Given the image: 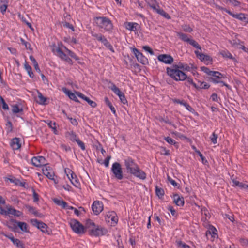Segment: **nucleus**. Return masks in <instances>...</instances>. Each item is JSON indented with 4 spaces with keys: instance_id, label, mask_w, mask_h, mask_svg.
Here are the masks:
<instances>
[{
    "instance_id": "a19ab883",
    "label": "nucleus",
    "mask_w": 248,
    "mask_h": 248,
    "mask_svg": "<svg viewBox=\"0 0 248 248\" xmlns=\"http://www.w3.org/2000/svg\"><path fill=\"white\" fill-rule=\"evenodd\" d=\"M25 207L31 213L33 214L36 216L38 215V212L36 210L35 208H34V207L31 206L29 205H25Z\"/></svg>"
},
{
    "instance_id": "c85d7f7f",
    "label": "nucleus",
    "mask_w": 248,
    "mask_h": 248,
    "mask_svg": "<svg viewBox=\"0 0 248 248\" xmlns=\"http://www.w3.org/2000/svg\"><path fill=\"white\" fill-rule=\"evenodd\" d=\"M65 135L66 137L73 142H76L79 139L77 135L73 131L66 132Z\"/></svg>"
},
{
    "instance_id": "6e6552de",
    "label": "nucleus",
    "mask_w": 248,
    "mask_h": 248,
    "mask_svg": "<svg viewBox=\"0 0 248 248\" xmlns=\"http://www.w3.org/2000/svg\"><path fill=\"white\" fill-rule=\"evenodd\" d=\"M108 87L115 94L119 96L121 102L123 104H126L127 103V101L124 93H122L113 83L110 82Z\"/></svg>"
},
{
    "instance_id": "49530a36",
    "label": "nucleus",
    "mask_w": 248,
    "mask_h": 248,
    "mask_svg": "<svg viewBox=\"0 0 248 248\" xmlns=\"http://www.w3.org/2000/svg\"><path fill=\"white\" fill-rule=\"evenodd\" d=\"M6 130L8 133L11 132L13 130L12 124L9 121H8L6 124Z\"/></svg>"
},
{
    "instance_id": "9d476101",
    "label": "nucleus",
    "mask_w": 248,
    "mask_h": 248,
    "mask_svg": "<svg viewBox=\"0 0 248 248\" xmlns=\"http://www.w3.org/2000/svg\"><path fill=\"white\" fill-rule=\"evenodd\" d=\"M65 172L71 184L75 187H79L80 186V183L77 177V176L74 173V172L69 169H65Z\"/></svg>"
},
{
    "instance_id": "4c0bfd02",
    "label": "nucleus",
    "mask_w": 248,
    "mask_h": 248,
    "mask_svg": "<svg viewBox=\"0 0 248 248\" xmlns=\"http://www.w3.org/2000/svg\"><path fill=\"white\" fill-rule=\"evenodd\" d=\"M30 59L31 61V62H32V63L33 64V66L34 67V68L36 70V71L38 73H40L41 72V70H40V68L39 67L38 63H37V61H36V60L35 59V58L32 56H30Z\"/></svg>"
},
{
    "instance_id": "e433bc0d",
    "label": "nucleus",
    "mask_w": 248,
    "mask_h": 248,
    "mask_svg": "<svg viewBox=\"0 0 248 248\" xmlns=\"http://www.w3.org/2000/svg\"><path fill=\"white\" fill-rule=\"evenodd\" d=\"M24 68L27 72L30 77L31 78H33L34 74L32 71L31 67L26 62H25L24 64Z\"/></svg>"
},
{
    "instance_id": "7ed1b4c3",
    "label": "nucleus",
    "mask_w": 248,
    "mask_h": 248,
    "mask_svg": "<svg viewBox=\"0 0 248 248\" xmlns=\"http://www.w3.org/2000/svg\"><path fill=\"white\" fill-rule=\"evenodd\" d=\"M69 224L73 231L78 234H83L85 233V227L76 219H71Z\"/></svg>"
},
{
    "instance_id": "7c9ffc66",
    "label": "nucleus",
    "mask_w": 248,
    "mask_h": 248,
    "mask_svg": "<svg viewBox=\"0 0 248 248\" xmlns=\"http://www.w3.org/2000/svg\"><path fill=\"white\" fill-rule=\"evenodd\" d=\"M8 4L7 0H0V12L3 14L6 12Z\"/></svg>"
},
{
    "instance_id": "bf43d9fd",
    "label": "nucleus",
    "mask_w": 248,
    "mask_h": 248,
    "mask_svg": "<svg viewBox=\"0 0 248 248\" xmlns=\"http://www.w3.org/2000/svg\"><path fill=\"white\" fill-rule=\"evenodd\" d=\"M148 5L155 12L157 11L158 8H159V6L158 4H156V5L154 3L150 4L149 3H148Z\"/></svg>"
},
{
    "instance_id": "a211bd4d",
    "label": "nucleus",
    "mask_w": 248,
    "mask_h": 248,
    "mask_svg": "<svg viewBox=\"0 0 248 248\" xmlns=\"http://www.w3.org/2000/svg\"><path fill=\"white\" fill-rule=\"evenodd\" d=\"M135 177L138 178L141 180H145L146 178V174L142 170H141L139 166H138L131 174Z\"/></svg>"
},
{
    "instance_id": "774afa93",
    "label": "nucleus",
    "mask_w": 248,
    "mask_h": 248,
    "mask_svg": "<svg viewBox=\"0 0 248 248\" xmlns=\"http://www.w3.org/2000/svg\"><path fill=\"white\" fill-rule=\"evenodd\" d=\"M63 26L64 27H65L67 28H69V29H71L73 31H74V27L73 26V25L71 24H70L69 23H68V22H65L64 24H63Z\"/></svg>"
},
{
    "instance_id": "8fccbe9b",
    "label": "nucleus",
    "mask_w": 248,
    "mask_h": 248,
    "mask_svg": "<svg viewBox=\"0 0 248 248\" xmlns=\"http://www.w3.org/2000/svg\"><path fill=\"white\" fill-rule=\"evenodd\" d=\"M164 139L170 144L175 145L176 143V141L173 139L169 137H164Z\"/></svg>"
},
{
    "instance_id": "c9c22d12",
    "label": "nucleus",
    "mask_w": 248,
    "mask_h": 248,
    "mask_svg": "<svg viewBox=\"0 0 248 248\" xmlns=\"http://www.w3.org/2000/svg\"><path fill=\"white\" fill-rule=\"evenodd\" d=\"M12 242L18 248H24L23 243L18 239L12 238Z\"/></svg>"
},
{
    "instance_id": "2f4dec72",
    "label": "nucleus",
    "mask_w": 248,
    "mask_h": 248,
    "mask_svg": "<svg viewBox=\"0 0 248 248\" xmlns=\"http://www.w3.org/2000/svg\"><path fill=\"white\" fill-rule=\"evenodd\" d=\"M17 227L24 232H29V230L28 228V225L26 223L24 222L17 221Z\"/></svg>"
},
{
    "instance_id": "69168bd1",
    "label": "nucleus",
    "mask_w": 248,
    "mask_h": 248,
    "mask_svg": "<svg viewBox=\"0 0 248 248\" xmlns=\"http://www.w3.org/2000/svg\"><path fill=\"white\" fill-rule=\"evenodd\" d=\"M68 119L70 120L71 123L75 126H77L78 124V122L77 120L75 118H72L71 117H68Z\"/></svg>"
},
{
    "instance_id": "6ab92c4d",
    "label": "nucleus",
    "mask_w": 248,
    "mask_h": 248,
    "mask_svg": "<svg viewBox=\"0 0 248 248\" xmlns=\"http://www.w3.org/2000/svg\"><path fill=\"white\" fill-rule=\"evenodd\" d=\"M42 170L43 174L48 179H53V176H54V172L50 167L46 165L43 167Z\"/></svg>"
},
{
    "instance_id": "5fc2aeb1",
    "label": "nucleus",
    "mask_w": 248,
    "mask_h": 248,
    "mask_svg": "<svg viewBox=\"0 0 248 248\" xmlns=\"http://www.w3.org/2000/svg\"><path fill=\"white\" fill-rule=\"evenodd\" d=\"M228 2L231 3L234 7H238L241 4L240 2L238 1L237 0H229Z\"/></svg>"
},
{
    "instance_id": "c03bdc74",
    "label": "nucleus",
    "mask_w": 248,
    "mask_h": 248,
    "mask_svg": "<svg viewBox=\"0 0 248 248\" xmlns=\"http://www.w3.org/2000/svg\"><path fill=\"white\" fill-rule=\"evenodd\" d=\"M220 54L223 57H226L231 59H233L232 55L227 50H223L220 52Z\"/></svg>"
},
{
    "instance_id": "f03ea898",
    "label": "nucleus",
    "mask_w": 248,
    "mask_h": 248,
    "mask_svg": "<svg viewBox=\"0 0 248 248\" xmlns=\"http://www.w3.org/2000/svg\"><path fill=\"white\" fill-rule=\"evenodd\" d=\"M166 72L169 77L176 81H184L187 78V75L184 71L171 66L166 68Z\"/></svg>"
},
{
    "instance_id": "b1692460",
    "label": "nucleus",
    "mask_w": 248,
    "mask_h": 248,
    "mask_svg": "<svg viewBox=\"0 0 248 248\" xmlns=\"http://www.w3.org/2000/svg\"><path fill=\"white\" fill-rule=\"evenodd\" d=\"M173 102L174 103L179 104L181 105L184 106L187 110L192 113H193L194 112V109L188 104H187L186 102H185L183 100H180L179 99H174Z\"/></svg>"
},
{
    "instance_id": "603ef678",
    "label": "nucleus",
    "mask_w": 248,
    "mask_h": 248,
    "mask_svg": "<svg viewBox=\"0 0 248 248\" xmlns=\"http://www.w3.org/2000/svg\"><path fill=\"white\" fill-rule=\"evenodd\" d=\"M183 30L185 32H191L193 31L192 29L187 25H184L182 26Z\"/></svg>"
},
{
    "instance_id": "cd10ccee",
    "label": "nucleus",
    "mask_w": 248,
    "mask_h": 248,
    "mask_svg": "<svg viewBox=\"0 0 248 248\" xmlns=\"http://www.w3.org/2000/svg\"><path fill=\"white\" fill-rule=\"evenodd\" d=\"M62 91L63 92L68 96V97L72 100L75 101L76 102H78L79 101L77 97V95L76 93H72L70 91L68 90L66 88H63Z\"/></svg>"
},
{
    "instance_id": "a18cd8bd",
    "label": "nucleus",
    "mask_w": 248,
    "mask_h": 248,
    "mask_svg": "<svg viewBox=\"0 0 248 248\" xmlns=\"http://www.w3.org/2000/svg\"><path fill=\"white\" fill-rule=\"evenodd\" d=\"M218 138V135L216 134L215 132H213L212 134L210 137V139L211 142L215 144L217 143V139Z\"/></svg>"
},
{
    "instance_id": "20e7f679",
    "label": "nucleus",
    "mask_w": 248,
    "mask_h": 248,
    "mask_svg": "<svg viewBox=\"0 0 248 248\" xmlns=\"http://www.w3.org/2000/svg\"><path fill=\"white\" fill-rule=\"evenodd\" d=\"M92 36L97 41L101 42L103 45L111 52H114V50L112 46L108 41L106 38L101 33H97L95 32H91Z\"/></svg>"
},
{
    "instance_id": "dca6fc26",
    "label": "nucleus",
    "mask_w": 248,
    "mask_h": 248,
    "mask_svg": "<svg viewBox=\"0 0 248 248\" xmlns=\"http://www.w3.org/2000/svg\"><path fill=\"white\" fill-rule=\"evenodd\" d=\"M92 208L95 215L99 214L103 209V204L101 202L94 201L92 205Z\"/></svg>"
},
{
    "instance_id": "473e14b6",
    "label": "nucleus",
    "mask_w": 248,
    "mask_h": 248,
    "mask_svg": "<svg viewBox=\"0 0 248 248\" xmlns=\"http://www.w3.org/2000/svg\"><path fill=\"white\" fill-rule=\"evenodd\" d=\"M53 201L56 205L61 206L63 209L66 208L67 207V203L62 200L54 198L53 199Z\"/></svg>"
},
{
    "instance_id": "1a4fd4ad",
    "label": "nucleus",
    "mask_w": 248,
    "mask_h": 248,
    "mask_svg": "<svg viewBox=\"0 0 248 248\" xmlns=\"http://www.w3.org/2000/svg\"><path fill=\"white\" fill-rule=\"evenodd\" d=\"M108 232L107 229L100 226H94L90 230L92 236H100L104 235Z\"/></svg>"
},
{
    "instance_id": "5701e85b",
    "label": "nucleus",
    "mask_w": 248,
    "mask_h": 248,
    "mask_svg": "<svg viewBox=\"0 0 248 248\" xmlns=\"http://www.w3.org/2000/svg\"><path fill=\"white\" fill-rule=\"evenodd\" d=\"M139 24L135 22H126L124 23L125 28L131 31H136Z\"/></svg>"
},
{
    "instance_id": "37998d69",
    "label": "nucleus",
    "mask_w": 248,
    "mask_h": 248,
    "mask_svg": "<svg viewBox=\"0 0 248 248\" xmlns=\"http://www.w3.org/2000/svg\"><path fill=\"white\" fill-rule=\"evenodd\" d=\"M156 13L167 19L170 18V16L167 13H166L163 9H160V7L156 11Z\"/></svg>"
},
{
    "instance_id": "4d7b16f0",
    "label": "nucleus",
    "mask_w": 248,
    "mask_h": 248,
    "mask_svg": "<svg viewBox=\"0 0 248 248\" xmlns=\"http://www.w3.org/2000/svg\"><path fill=\"white\" fill-rule=\"evenodd\" d=\"M78 145L80 147L82 150L84 151L85 150V146L84 143L81 141L79 139L76 141Z\"/></svg>"
},
{
    "instance_id": "864d4df0",
    "label": "nucleus",
    "mask_w": 248,
    "mask_h": 248,
    "mask_svg": "<svg viewBox=\"0 0 248 248\" xmlns=\"http://www.w3.org/2000/svg\"><path fill=\"white\" fill-rule=\"evenodd\" d=\"M195 152L200 156L201 159L202 160V162L203 164H205L207 162V160L205 159V158L204 157V156L202 155V154L198 150H195Z\"/></svg>"
},
{
    "instance_id": "09e8293b",
    "label": "nucleus",
    "mask_w": 248,
    "mask_h": 248,
    "mask_svg": "<svg viewBox=\"0 0 248 248\" xmlns=\"http://www.w3.org/2000/svg\"><path fill=\"white\" fill-rule=\"evenodd\" d=\"M230 44L233 46H238L242 42L239 39H233L230 41Z\"/></svg>"
},
{
    "instance_id": "f3484780",
    "label": "nucleus",
    "mask_w": 248,
    "mask_h": 248,
    "mask_svg": "<svg viewBox=\"0 0 248 248\" xmlns=\"http://www.w3.org/2000/svg\"><path fill=\"white\" fill-rule=\"evenodd\" d=\"M158 61L167 64H171L173 62V58L170 55L160 54L157 57Z\"/></svg>"
},
{
    "instance_id": "4468645a",
    "label": "nucleus",
    "mask_w": 248,
    "mask_h": 248,
    "mask_svg": "<svg viewBox=\"0 0 248 248\" xmlns=\"http://www.w3.org/2000/svg\"><path fill=\"white\" fill-rule=\"evenodd\" d=\"M105 219L107 221H111L112 225L116 224L118 220L116 213L114 211H110L107 213L105 217Z\"/></svg>"
},
{
    "instance_id": "6e6d98bb",
    "label": "nucleus",
    "mask_w": 248,
    "mask_h": 248,
    "mask_svg": "<svg viewBox=\"0 0 248 248\" xmlns=\"http://www.w3.org/2000/svg\"><path fill=\"white\" fill-rule=\"evenodd\" d=\"M202 71L208 75L209 76H212L213 74V71H211L209 68L206 67H202L201 68Z\"/></svg>"
},
{
    "instance_id": "39448f33",
    "label": "nucleus",
    "mask_w": 248,
    "mask_h": 248,
    "mask_svg": "<svg viewBox=\"0 0 248 248\" xmlns=\"http://www.w3.org/2000/svg\"><path fill=\"white\" fill-rule=\"evenodd\" d=\"M111 171L113 173L114 177L117 180H121L123 179V172L121 165L119 163L115 162L112 165Z\"/></svg>"
},
{
    "instance_id": "e2e57ef3",
    "label": "nucleus",
    "mask_w": 248,
    "mask_h": 248,
    "mask_svg": "<svg viewBox=\"0 0 248 248\" xmlns=\"http://www.w3.org/2000/svg\"><path fill=\"white\" fill-rule=\"evenodd\" d=\"M240 243L243 246H246L248 245V240L245 238H242L240 240Z\"/></svg>"
},
{
    "instance_id": "13d9d810",
    "label": "nucleus",
    "mask_w": 248,
    "mask_h": 248,
    "mask_svg": "<svg viewBox=\"0 0 248 248\" xmlns=\"http://www.w3.org/2000/svg\"><path fill=\"white\" fill-rule=\"evenodd\" d=\"M168 210L171 213V214L174 217H177V213L172 206L168 207Z\"/></svg>"
},
{
    "instance_id": "79ce46f5",
    "label": "nucleus",
    "mask_w": 248,
    "mask_h": 248,
    "mask_svg": "<svg viewBox=\"0 0 248 248\" xmlns=\"http://www.w3.org/2000/svg\"><path fill=\"white\" fill-rule=\"evenodd\" d=\"M155 193L156 195L159 198H162L164 195V191L162 188H159L157 186L155 187Z\"/></svg>"
},
{
    "instance_id": "de8ad7c7",
    "label": "nucleus",
    "mask_w": 248,
    "mask_h": 248,
    "mask_svg": "<svg viewBox=\"0 0 248 248\" xmlns=\"http://www.w3.org/2000/svg\"><path fill=\"white\" fill-rule=\"evenodd\" d=\"M12 111L14 113H17L20 111H22V109L20 108L18 105H15L12 106Z\"/></svg>"
},
{
    "instance_id": "c756f323",
    "label": "nucleus",
    "mask_w": 248,
    "mask_h": 248,
    "mask_svg": "<svg viewBox=\"0 0 248 248\" xmlns=\"http://www.w3.org/2000/svg\"><path fill=\"white\" fill-rule=\"evenodd\" d=\"M37 97L36 99V102L40 105L46 104L47 98L44 97L43 94L38 91H37Z\"/></svg>"
},
{
    "instance_id": "412c9836",
    "label": "nucleus",
    "mask_w": 248,
    "mask_h": 248,
    "mask_svg": "<svg viewBox=\"0 0 248 248\" xmlns=\"http://www.w3.org/2000/svg\"><path fill=\"white\" fill-rule=\"evenodd\" d=\"M6 208L7 209V212H8L7 214L8 216L11 215L18 217L22 215V213L21 212L16 210L11 206H7Z\"/></svg>"
},
{
    "instance_id": "ea45409f",
    "label": "nucleus",
    "mask_w": 248,
    "mask_h": 248,
    "mask_svg": "<svg viewBox=\"0 0 248 248\" xmlns=\"http://www.w3.org/2000/svg\"><path fill=\"white\" fill-rule=\"evenodd\" d=\"M63 48L65 50L66 52L72 58L76 60H79L78 57L76 55V54L73 51L68 49L66 46H63Z\"/></svg>"
},
{
    "instance_id": "f704fd0d",
    "label": "nucleus",
    "mask_w": 248,
    "mask_h": 248,
    "mask_svg": "<svg viewBox=\"0 0 248 248\" xmlns=\"http://www.w3.org/2000/svg\"><path fill=\"white\" fill-rule=\"evenodd\" d=\"M47 124H48V126L52 129L53 133L55 134H58V132L57 130V128H56V124L55 122H52L51 121H48L47 122H46Z\"/></svg>"
},
{
    "instance_id": "9b49d317",
    "label": "nucleus",
    "mask_w": 248,
    "mask_h": 248,
    "mask_svg": "<svg viewBox=\"0 0 248 248\" xmlns=\"http://www.w3.org/2000/svg\"><path fill=\"white\" fill-rule=\"evenodd\" d=\"M53 52L61 60L65 61L70 64H72V60L67 56L60 48L57 47L53 49Z\"/></svg>"
},
{
    "instance_id": "aec40b11",
    "label": "nucleus",
    "mask_w": 248,
    "mask_h": 248,
    "mask_svg": "<svg viewBox=\"0 0 248 248\" xmlns=\"http://www.w3.org/2000/svg\"><path fill=\"white\" fill-rule=\"evenodd\" d=\"M173 202L177 206H183L184 205L185 201L183 196L178 194H174L172 196Z\"/></svg>"
},
{
    "instance_id": "052dcab7",
    "label": "nucleus",
    "mask_w": 248,
    "mask_h": 248,
    "mask_svg": "<svg viewBox=\"0 0 248 248\" xmlns=\"http://www.w3.org/2000/svg\"><path fill=\"white\" fill-rule=\"evenodd\" d=\"M111 158L110 155H108L107 157V158L105 159L104 162V164L106 167H108L109 164V161Z\"/></svg>"
},
{
    "instance_id": "3c124183",
    "label": "nucleus",
    "mask_w": 248,
    "mask_h": 248,
    "mask_svg": "<svg viewBox=\"0 0 248 248\" xmlns=\"http://www.w3.org/2000/svg\"><path fill=\"white\" fill-rule=\"evenodd\" d=\"M211 76L214 77L218 79L221 78L223 77V75L217 71H213Z\"/></svg>"
},
{
    "instance_id": "a878e982",
    "label": "nucleus",
    "mask_w": 248,
    "mask_h": 248,
    "mask_svg": "<svg viewBox=\"0 0 248 248\" xmlns=\"http://www.w3.org/2000/svg\"><path fill=\"white\" fill-rule=\"evenodd\" d=\"M228 14L231 16L232 17L236 18L240 21L246 22L247 18L246 17L245 15L243 13H239L235 14L232 13V12H228Z\"/></svg>"
},
{
    "instance_id": "f8f14e48",
    "label": "nucleus",
    "mask_w": 248,
    "mask_h": 248,
    "mask_svg": "<svg viewBox=\"0 0 248 248\" xmlns=\"http://www.w3.org/2000/svg\"><path fill=\"white\" fill-rule=\"evenodd\" d=\"M31 163L33 165L37 167L46 165V160L44 157L42 156H34L31 159Z\"/></svg>"
},
{
    "instance_id": "ddd939ff",
    "label": "nucleus",
    "mask_w": 248,
    "mask_h": 248,
    "mask_svg": "<svg viewBox=\"0 0 248 248\" xmlns=\"http://www.w3.org/2000/svg\"><path fill=\"white\" fill-rule=\"evenodd\" d=\"M132 52L134 54L135 56L137 59V60L143 64H146L148 63V59L141 53L139 50L136 48H134L132 49Z\"/></svg>"
},
{
    "instance_id": "0e129e2a",
    "label": "nucleus",
    "mask_w": 248,
    "mask_h": 248,
    "mask_svg": "<svg viewBox=\"0 0 248 248\" xmlns=\"http://www.w3.org/2000/svg\"><path fill=\"white\" fill-rule=\"evenodd\" d=\"M143 48L146 51H148L151 55H153L154 54L153 51L152 49L148 46H145L143 47Z\"/></svg>"
},
{
    "instance_id": "58836bf2",
    "label": "nucleus",
    "mask_w": 248,
    "mask_h": 248,
    "mask_svg": "<svg viewBox=\"0 0 248 248\" xmlns=\"http://www.w3.org/2000/svg\"><path fill=\"white\" fill-rule=\"evenodd\" d=\"M199 59L202 62H211L212 61V58L207 55H205L204 54H201V55H200V57H199Z\"/></svg>"
},
{
    "instance_id": "680f3d73",
    "label": "nucleus",
    "mask_w": 248,
    "mask_h": 248,
    "mask_svg": "<svg viewBox=\"0 0 248 248\" xmlns=\"http://www.w3.org/2000/svg\"><path fill=\"white\" fill-rule=\"evenodd\" d=\"M33 192V202H37L39 200V195L35 191L34 189L32 190Z\"/></svg>"
},
{
    "instance_id": "393cba45",
    "label": "nucleus",
    "mask_w": 248,
    "mask_h": 248,
    "mask_svg": "<svg viewBox=\"0 0 248 248\" xmlns=\"http://www.w3.org/2000/svg\"><path fill=\"white\" fill-rule=\"evenodd\" d=\"M171 67H174L175 69H178L179 70H190V67L187 64L182 62H179L177 64H173Z\"/></svg>"
},
{
    "instance_id": "0eeeda50",
    "label": "nucleus",
    "mask_w": 248,
    "mask_h": 248,
    "mask_svg": "<svg viewBox=\"0 0 248 248\" xmlns=\"http://www.w3.org/2000/svg\"><path fill=\"white\" fill-rule=\"evenodd\" d=\"M176 34L179 38L182 41L188 43L193 47L201 50V47L198 44V43L194 40L189 38L187 34L182 33L181 32H177Z\"/></svg>"
},
{
    "instance_id": "72a5a7b5",
    "label": "nucleus",
    "mask_w": 248,
    "mask_h": 248,
    "mask_svg": "<svg viewBox=\"0 0 248 248\" xmlns=\"http://www.w3.org/2000/svg\"><path fill=\"white\" fill-rule=\"evenodd\" d=\"M232 186H235V187L237 186V187H240L241 189H244L246 184L243 183L242 182H240L239 181L237 180L236 179H234V178L232 179Z\"/></svg>"
},
{
    "instance_id": "423d86ee",
    "label": "nucleus",
    "mask_w": 248,
    "mask_h": 248,
    "mask_svg": "<svg viewBox=\"0 0 248 248\" xmlns=\"http://www.w3.org/2000/svg\"><path fill=\"white\" fill-rule=\"evenodd\" d=\"M124 164L127 172L130 174L139 166L134 159L130 157L124 159Z\"/></svg>"
},
{
    "instance_id": "bb28decb",
    "label": "nucleus",
    "mask_w": 248,
    "mask_h": 248,
    "mask_svg": "<svg viewBox=\"0 0 248 248\" xmlns=\"http://www.w3.org/2000/svg\"><path fill=\"white\" fill-rule=\"evenodd\" d=\"M10 145L13 150L19 149L21 146L19 139L17 138L13 139L11 141Z\"/></svg>"
},
{
    "instance_id": "338daca9",
    "label": "nucleus",
    "mask_w": 248,
    "mask_h": 248,
    "mask_svg": "<svg viewBox=\"0 0 248 248\" xmlns=\"http://www.w3.org/2000/svg\"><path fill=\"white\" fill-rule=\"evenodd\" d=\"M201 211L202 214H204L206 217H208L209 212L205 207H202Z\"/></svg>"
},
{
    "instance_id": "f257e3e1",
    "label": "nucleus",
    "mask_w": 248,
    "mask_h": 248,
    "mask_svg": "<svg viewBox=\"0 0 248 248\" xmlns=\"http://www.w3.org/2000/svg\"><path fill=\"white\" fill-rule=\"evenodd\" d=\"M96 25L101 29H103L106 31L111 32L113 28L111 21L107 17H96L94 19Z\"/></svg>"
},
{
    "instance_id": "4be33fe9",
    "label": "nucleus",
    "mask_w": 248,
    "mask_h": 248,
    "mask_svg": "<svg viewBox=\"0 0 248 248\" xmlns=\"http://www.w3.org/2000/svg\"><path fill=\"white\" fill-rule=\"evenodd\" d=\"M6 226L11 231L16 232L17 228V221L15 219H11L6 223Z\"/></svg>"
},
{
    "instance_id": "2eb2a0df",
    "label": "nucleus",
    "mask_w": 248,
    "mask_h": 248,
    "mask_svg": "<svg viewBox=\"0 0 248 248\" xmlns=\"http://www.w3.org/2000/svg\"><path fill=\"white\" fill-rule=\"evenodd\" d=\"M31 222L33 224V225L37 227L43 232L49 234V232L47 230V226L46 224L42 222H40L37 219H32Z\"/></svg>"
}]
</instances>
